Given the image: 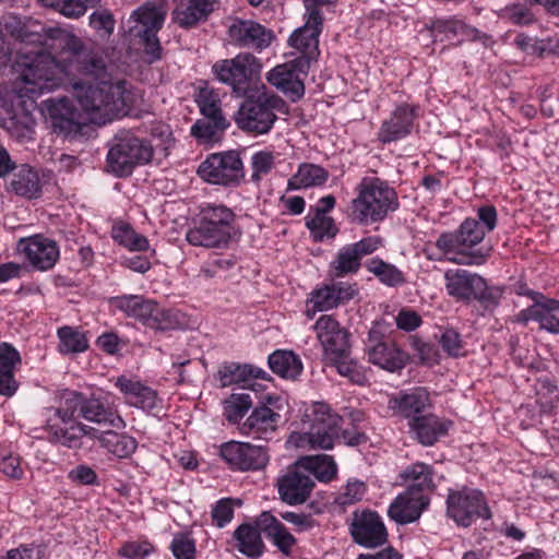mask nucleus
Masks as SVG:
<instances>
[{
	"label": "nucleus",
	"instance_id": "20e7f679",
	"mask_svg": "<svg viewBox=\"0 0 559 559\" xmlns=\"http://www.w3.org/2000/svg\"><path fill=\"white\" fill-rule=\"evenodd\" d=\"M448 296L456 302H478L486 311L496 310L503 298L506 286L489 285L481 275L465 269H449L443 275Z\"/></svg>",
	"mask_w": 559,
	"mask_h": 559
},
{
	"label": "nucleus",
	"instance_id": "338daca9",
	"mask_svg": "<svg viewBox=\"0 0 559 559\" xmlns=\"http://www.w3.org/2000/svg\"><path fill=\"white\" fill-rule=\"evenodd\" d=\"M170 548L176 559H194L195 543L189 535H176Z\"/></svg>",
	"mask_w": 559,
	"mask_h": 559
},
{
	"label": "nucleus",
	"instance_id": "f8f14e48",
	"mask_svg": "<svg viewBox=\"0 0 559 559\" xmlns=\"http://www.w3.org/2000/svg\"><path fill=\"white\" fill-rule=\"evenodd\" d=\"M421 107L412 100L411 95L394 103L390 115L382 120L377 139L383 145L399 142L408 138L418 127Z\"/></svg>",
	"mask_w": 559,
	"mask_h": 559
},
{
	"label": "nucleus",
	"instance_id": "864d4df0",
	"mask_svg": "<svg viewBox=\"0 0 559 559\" xmlns=\"http://www.w3.org/2000/svg\"><path fill=\"white\" fill-rule=\"evenodd\" d=\"M249 393H233L224 401V415L230 424H237L252 407Z\"/></svg>",
	"mask_w": 559,
	"mask_h": 559
},
{
	"label": "nucleus",
	"instance_id": "e433bc0d",
	"mask_svg": "<svg viewBox=\"0 0 559 559\" xmlns=\"http://www.w3.org/2000/svg\"><path fill=\"white\" fill-rule=\"evenodd\" d=\"M235 548L250 559H257L263 554L264 544L260 532L252 524L243 523L234 532Z\"/></svg>",
	"mask_w": 559,
	"mask_h": 559
},
{
	"label": "nucleus",
	"instance_id": "c756f323",
	"mask_svg": "<svg viewBox=\"0 0 559 559\" xmlns=\"http://www.w3.org/2000/svg\"><path fill=\"white\" fill-rule=\"evenodd\" d=\"M357 293L356 284L333 282L330 285L317 288L311 293V304L319 311H324L346 304Z\"/></svg>",
	"mask_w": 559,
	"mask_h": 559
},
{
	"label": "nucleus",
	"instance_id": "a18cd8bd",
	"mask_svg": "<svg viewBox=\"0 0 559 559\" xmlns=\"http://www.w3.org/2000/svg\"><path fill=\"white\" fill-rule=\"evenodd\" d=\"M305 224L314 241L332 240L340 233L335 219L331 216L308 213Z\"/></svg>",
	"mask_w": 559,
	"mask_h": 559
},
{
	"label": "nucleus",
	"instance_id": "9d476101",
	"mask_svg": "<svg viewBox=\"0 0 559 559\" xmlns=\"http://www.w3.org/2000/svg\"><path fill=\"white\" fill-rule=\"evenodd\" d=\"M313 329L328 360L337 366L341 374H347L350 366L346 364L350 354L349 332L329 314H322Z\"/></svg>",
	"mask_w": 559,
	"mask_h": 559
},
{
	"label": "nucleus",
	"instance_id": "a19ab883",
	"mask_svg": "<svg viewBox=\"0 0 559 559\" xmlns=\"http://www.w3.org/2000/svg\"><path fill=\"white\" fill-rule=\"evenodd\" d=\"M10 190L26 199H36L40 195L41 187L37 173L28 167H22L13 175Z\"/></svg>",
	"mask_w": 559,
	"mask_h": 559
},
{
	"label": "nucleus",
	"instance_id": "0eeeda50",
	"mask_svg": "<svg viewBox=\"0 0 559 559\" xmlns=\"http://www.w3.org/2000/svg\"><path fill=\"white\" fill-rule=\"evenodd\" d=\"M234 212L225 205L209 204L203 207L197 226L186 235L192 246L215 248L229 242L234 231Z\"/></svg>",
	"mask_w": 559,
	"mask_h": 559
},
{
	"label": "nucleus",
	"instance_id": "79ce46f5",
	"mask_svg": "<svg viewBox=\"0 0 559 559\" xmlns=\"http://www.w3.org/2000/svg\"><path fill=\"white\" fill-rule=\"evenodd\" d=\"M229 126L226 117H202L191 127V134L203 143H210L218 140Z\"/></svg>",
	"mask_w": 559,
	"mask_h": 559
},
{
	"label": "nucleus",
	"instance_id": "603ef678",
	"mask_svg": "<svg viewBox=\"0 0 559 559\" xmlns=\"http://www.w3.org/2000/svg\"><path fill=\"white\" fill-rule=\"evenodd\" d=\"M46 7L60 14L76 19L82 16L88 8L96 7L100 0H41Z\"/></svg>",
	"mask_w": 559,
	"mask_h": 559
},
{
	"label": "nucleus",
	"instance_id": "6e6552de",
	"mask_svg": "<svg viewBox=\"0 0 559 559\" xmlns=\"http://www.w3.org/2000/svg\"><path fill=\"white\" fill-rule=\"evenodd\" d=\"M287 44L296 53L284 55L286 58H293L282 63V94L295 103L305 95V80L311 64L318 61L320 49L319 45L304 40L293 43L290 37Z\"/></svg>",
	"mask_w": 559,
	"mask_h": 559
},
{
	"label": "nucleus",
	"instance_id": "393cba45",
	"mask_svg": "<svg viewBox=\"0 0 559 559\" xmlns=\"http://www.w3.org/2000/svg\"><path fill=\"white\" fill-rule=\"evenodd\" d=\"M228 32L229 36L240 46L258 49L266 48L275 38L271 29L250 20H235Z\"/></svg>",
	"mask_w": 559,
	"mask_h": 559
},
{
	"label": "nucleus",
	"instance_id": "aec40b11",
	"mask_svg": "<svg viewBox=\"0 0 559 559\" xmlns=\"http://www.w3.org/2000/svg\"><path fill=\"white\" fill-rule=\"evenodd\" d=\"M16 250L23 253L29 264L39 271L51 269L59 259L56 241L35 235L17 242Z\"/></svg>",
	"mask_w": 559,
	"mask_h": 559
},
{
	"label": "nucleus",
	"instance_id": "7ed1b4c3",
	"mask_svg": "<svg viewBox=\"0 0 559 559\" xmlns=\"http://www.w3.org/2000/svg\"><path fill=\"white\" fill-rule=\"evenodd\" d=\"M356 197L348 206V218L358 225L383 222L400 207L396 190L379 177H364L355 188Z\"/></svg>",
	"mask_w": 559,
	"mask_h": 559
},
{
	"label": "nucleus",
	"instance_id": "1a4fd4ad",
	"mask_svg": "<svg viewBox=\"0 0 559 559\" xmlns=\"http://www.w3.org/2000/svg\"><path fill=\"white\" fill-rule=\"evenodd\" d=\"M298 413L302 426H309L312 449L332 450L338 440L340 415L332 412L329 404L314 402L301 403Z\"/></svg>",
	"mask_w": 559,
	"mask_h": 559
},
{
	"label": "nucleus",
	"instance_id": "4c0bfd02",
	"mask_svg": "<svg viewBox=\"0 0 559 559\" xmlns=\"http://www.w3.org/2000/svg\"><path fill=\"white\" fill-rule=\"evenodd\" d=\"M404 478L409 481L407 490L411 493L423 495L436 488L433 483V467L423 462L411 464L404 471Z\"/></svg>",
	"mask_w": 559,
	"mask_h": 559
},
{
	"label": "nucleus",
	"instance_id": "7c9ffc66",
	"mask_svg": "<svg viewBox=\"0 0 559 559\" xmlns=\"http://www.w3.org/2000/svg\"><path fill=\"white\" fill-rule=\"evenodd\" d=\"M314 485L312 477L297 466L295 471L282 476V502L292 506L306 502Z\"/></svg>",
	"mask_w": 559,
	"mask_h": 559
},
{
	"label": "nucleus",
	"instance_id": "8fccbe9b",
	"mask_svg": "<svg viewBox=\"0 0 559 559\" xmlns=\"http://www.w3.org/2000/svg\"><path fill=\"white\" fill-rule=\"evenodd\" d=\"M195 102L202 117L218 118L225 117L222 110V100L217 92L206 83L201 86L195 95Z\"/></svg>",
	"mask_w": 559,
	"mask_h": 559
},
{
	"label": "nucleus",
	"instance_id": "412c9836",
	"mask_svg": "<svg viewBox=\"0 0 559 559\" xmlns=\"http://www.w3.org/2000/svg\"><path fill=\"white\" fill-rule=\"evenodd\" d=\"M167 15V8L163 0H150L136 8L130 15L133 23L131 32L139 36L158 33Z\"/></svg>",
	"mask_w": 559,
	"mask_h": 559
},
{
	"label": "nucleus",
	"instance_id": "dca6fc26",
	"mask_svg": "<svg viewBox=\"0 0 559 559\" xmlns=\"http://www.w3.org/2000/svg\"><path fill=\"white\" fill-rule=\"evenodd\" d=\"M348 530L353 542L361 547L378 548L388 543V530L377 511L356 510Z\"/></svg>",
	"mask_w": 559,
	"mask_h": 559
},
{
	"label": "nucleus",
	"instance_id": "cd10ccee",
	"mask_svg": "<svg viewBox=\"0 0 559 559\" xmlns=\"http://www.w3.org/2000/svg\"><path fill=\"white\" fill-rule=\"evenodd\" d=\"M518 320L523 323L536 321L542 329L551 333H559V301L544 295V299L521 310Z\"/></svg>",
	"mask_w": 559,
	"mask_h": 559
},
{
	"label": "nucleus",
	"instance_id": "13d9d810",
	"mask_svg": "<svg viewBox=\"0 0 559 559\" xmlns=\"http://www.w3.org/2000/svg\"><path fill=\"white\" fill-rule=\"evenodd\" d=\"M97 429L83 425L76 424L66 430H61L60 435L56 432L58 441L68 448H80L82 445V437L86 436L92 439H96Z\"/></svg>",
	"mask_w": 559,
	"mask_h": 559
},
{
	"label": "nucleus",
	"instance_id": "72a5a7b5",
	"mask_svg": "<svg viewBox=\"0 0 559 559\" xmlns=\"http://www.w3.org/2000/svg\"><path fill=\"white\" fill-rule=\"evenodd\" d=\"M266 372L261 368L254 367L249 364L225 362L217 372V379L221 386H229L233 384H240L242 388L251 386L248 384L251 379H265Z\"/></svg>",
	"mask_w": 559,
	"mask_h": 559
},
{
	"label": "nucleus",
	"instance_id": "2f4dec72",
	"mask_svg": "<svg viewBox=\"0 0 559 559\" xmlns=\"http://www.w3.org/2000/svg\"><path fill=\"white\" fill-rule=\"evenodd\" d=\"M21 355L7 342L0 343V395L11 397L19 389L15 368L21 365Z\"/></svg>",
	"mask_w": 559,
	"mask_h": 559
},
{
	"label": "nucleus",
	"instance_id": "ddd939ff",
	"mask_svg": "<svg viewBox=\"0 0 559 559\" xmlns=\"http://www.w3.org/2000/svg\"><path fill=\"white\" fill-rule=\"evenodd\" d=\"M447 514L459 526L468 527L478 519H490L491 511L484 493L478 489L464 487L452 490L447 498Z\"/></svg>",
	"mask_w": 559,
	"mask_h": 559
},
{
	"label": "nucleus",
	"instance_id": "58836bf2",
	"mask_svg": "<svg viewBox=\"0 0 559 559\" xmlns=\"http://www.w3.org/2000/svg\"><path fill=\"white\" fill-rule=\"evenodd\" d=\"M329 179V171L316 164L304 163L298 167L296 175L288 180V189L295 190L322 186Z\"/></svg>",
	"mask_w": 559,
	"mask_h": 559
},
{
	"label": "nucleus",
	"instance_id": "4468645a",
	"mask_svg": "<svg viewBox=\"0 0 559 559\" xmlns=\"http://www.w3.org/2000/svg\"><path fill=\"white\" fill-rule=\"evenodd\" d=\"M366 347L368 361L390 372L402 370L409 359L405 350L384 335L380 324L369 330Z\"/></svg>",
	"mask_w": 559,
	"mask_h": 559
},
{
	"label": "nucleus",
	"instance_id": "c9c22d12",
	"mask_svg": "<svg viewBox=\"0 0 559 559\" xmlns=\"http://www.w3.org/2000/svg\"><path fill=\"white\" fill-rule=\"evenodd\" d=\"M96 439L100 447L119 459L130 457L138 449L135 438L112 430L100 431L97 429Z\"/></svg>",
	"mask_w": 559,
	"mask_h": 559
},
{
	"label": "nucleus",
	"instance_id": "3c124183",
	"mask_svg": "<svg viewBox=\"0 0 559 559\" xmlns=\"http://www.w3.org/2000/svg\"><path fill=\"white\" fill-rule=\"evenodd\" d=\"M143 324L156 331H168L177 329L179 320L173 310L165 309L153 301V307L148 310Z\"/></svg>",
	"mask_w": 559,
	"mask_h": 559
},
{
	"label": "nucleus",
	"instance_id": "774afa93",
	"mask_svg": "<svg viewBox=\"0 0 559 559\" xmlns=\"http://www.w3.org/2000/svg\"><path fill=\"white\" fill-rule=\"evenodd\" d=\"M421 316L412 308H402L395 316L397 329L404 332H413L423 324Z\"/></svg>",
	"mask_w": 559,
	"mask_h": 559
},
{
	"label": "nucleus",
	"instance_id": "c03bdc74",
	"mask_svg": "<svg viewBox=\"0 0 559 559\" xmlns=\"http://www.w3.org/2000/svg\"><path fill=\"white\" fill-rule=\"evenodd\" d=\"M152 299H145L139 295H124L112 298V304L117 309L124 312L128 317L144 322L148 310L153 307Z\"/></svg>",
	"mask_w": 559,
	"mask_h": 559
},
{
	"label": "nucleus",
	"instance_id": "4d7b16f0",
	"mask_svg": "<svg viewBox=\"0 0 559 559\" xmlns=\"http://www.w3.org/2000/svg\"><path fill=\"white\" fill-rule=\"evenodd\" d=\"M531 4L516 2L506 5L501 11V17L508 20L513 25L527 26L536 21L535 14L530 8Z\"/></svg>",
	"mask_w": 559,
	"mask_h": 559
},
{
	"label": "nucleus",
	"instance_id": "37998d69",
	"mask_svg": "<svg viewBox=\"0 0 559 559\" xmlns=\"http://www.w3.org/2000/svg\"><path fill=\"white\" fill-rule=\"evenodd\" d=\"M276 400L277 397L273 395H265L263 399V405L253 409L251 415L241 426V431L243 433H250L252 430H266L271 427L274 424L276 414L266 405L273 404Z\"/></svg>",
	"mask_w": 559,
	"mask_h": 559
},
{
	"label": "nucleus",
	"instance_id": "09e8293b",
	"mask_svg": "<svg viewBox=\"0 0 559 559\" xmlns=\"http://www.w3.org/2000/svg\"><path fill=\"white\" fill-rule=\"evenodd\" d=\"M59 337V352L62 354H76L85 352L88 347L86 335L72 326H61L57 331Z\"/></svg>",
	"mask_w": 559,
	"mask_h": 559
},
{
	"label": "nucleus",
	"instance_id": "f704fd0d",
	"mask_svg": "<svg viewBox=\"0 0 559 559\" xmlns=\"http://www.w3.org/2000/svg\"><path fill=\"white\" fill-rule=\"evenodd\" d=\"M81 417L85 420L116 429L126 428L124 420L110 406L96 397L84 399Z\"/></svg>",
	"mask_w": 559,
	"mask_h": 559
},
{
	"label": "nucleus",
	"instance_id": "6e6d98bb",
	"mask_svg": "<svg viewBox=\"0 0 559 559\" xmlns=\"http://www.w3.org/2000/svg\"><path fill=\"white\" fill-rule=\"evenodd\" d=\"M537 402L544 413H550L559 403V389L549 378L539 379L537 383Z\"/></svg>",
	"mask_w": 559,
	"mask_h": 559
},
{
	"label": "nucleus",
	"instance_id": "c85d7f7f",
	"mask_svg": "<svg viewBox=\"0 0 559 559\" xmlns=\"http://www.w3.org/2000/svg\"><path fill=\"white\" fill-rule=\"evenodd\" d=\"M429 500L424 495L405 493L399 495L390 504L388 515L399 524L405 525L417 521Z\"/></svg>",
	"mask_w": 559,
	"mask_h": 559
},
{
	"label": "nucleus",
	"instance_id": "49530a36",
	"mask_svg": "<svg viewBox=\"0 0 559 559\" xmlns=\"http://www.w3.org/2000/svg\"><path fill=\"white\" fill-rule=\"evenodd\" d=\"M112 239L130 251H146L150 247L145 236L138 234L129 224L118 223L111 229Z\"/></svg>",
	"mask_w": 559,
	"mask_h": 559
},
{
	"label": "nucleus",
	"instance_id": "5701e85b",
	"mask_svg": "<svg viewBox=\"0 0 559 559\" xmlns=\"http://www.w3.org/2000/svg\"><path fill=\"white\" fill-rule=\"evenodd\" d=\"M45 105L55 132L63 135L80 132L79 114L68 98H50L45 100Z\"/></svg>",
	"mask_w": 559,
	"mask_h": 559
},
{
	"label": "nucleus",
	"instance_id": "9b49d317",
	"mask_svg": "<svg viewBox=\"0 0 559 559\" xmlns=\"http://www.w3.org/2000/svg\"><path fill=\"white\" fill-rule=\"evenodd\" d=\"M261 66L251 53H239L231 59L216 61L212 71L223 84L231 87L237 96H242L260 85L252 79L260 72Z\"/></svg>",
	"mask_w": 559,
	"mask_h": 559
},
{
	"label": "nucleus",
	"instance_id": "ea45409f",
	"mask_svg": "<svg viewBox=\"0 0 559 559\" xmlns=\"http://www.w3.org/2000/svg\"><path fill=\"white\" fill-rule=\"evenodd\" d=\"M365 266L381 284L388 287H400L406 283L405 274L397 266L379 257L368 260Z\"/></svg>",
	"mask_w": 559,
	"mask_h": 559
},
{
	"label": "nucleus",
	"instance_id": "f03ea898",
	"mask_svg": "<svg viewBox=\"0 0 559 559\" xmlns=\"http://www.w3.org/2000/svg\"><path fill=\"white\" fill-rule=\"evenodd\" d=\"M486 235L479 221L466 217L454 231L440 234L435 242L437 252L428 258L459 265H483L489 259L491 248L475 247L483 242Z\"/></svg>",
	"mask_w": 559,
	"mask_h": 559
},
{
	"label": "nucleus",
	"instance_id": "2eb2a0df",
	"mask_svg": "<svg viewBox=\"0 0 559 559\" xmlns=\"http://www.w3.org/2000/svg\"><path fill=\"white\" fill-rule=\"evenodd\" d=\"M199 176L209 183L236 186L245 177L239 153L228 151L210 155L198 168Z\"/></svg>",
	"mask_w": 559,
	"mask_h": 559
},
{
	"label": "nucleus",
	"instance_id": "f257e3e1",
	"mask_svg": "<svg viewBox=\"0 0 559 559\" xmlns=\"http://www.w3.org/2000/svg\"><path fill=\"white\" fill-rule=\"evenodd\" d=\"M16 75L14 92L34 98L57 88L61 75H81L90 82H73V93L82 110L94 123L105 124L129 112L133 95L123 80L114 81L102 52L87 48L81 38H64L61 59L41 50L22 53L12 66Z\"/></svg>",
	"mask_w": 559,
	"mask_h": 559
},
{
	"label": "nucleus",
	"instance_id": "a878e982",
	"mask_svg": "<svg viewBox=\"0 0 559 559\" xmlns=\"http://www.w3.org/2000/svg\"><path fill=\"white\" fill-rule=\"evenodd\" d=\"M216 3L217 0H180L173 10L171 20L182 28H192L207 20Z\"/></svg>",
	"mask_w": 559,
	"mask_h": 559
},
{
	"label": "nucleus",
	"instance_id": "5fc2aeb1",
	"mask_svg": "<svg viewBox=\"0 0 559 559\" xmlns=\"http://www.w3.org/2000/svg\"><path fill=\"white\" fill-rule=\"evenodd\" d=\"M85 396L75 391H64L61 395V404L55 408V414L62 423H68L74 418L75 413L81 416L82 405Z\"/></svg>",
	"mask_w": 559,
	"mask_h": 559
},
{
	"label": "nucleus",
	"instance_id": "39448f33",
	"mask_svg": "<svg viewBox=\"0 0 559 559\" xmlns=\"http://www.w3.org/2000/svg\"><path fill=\"white\" fill-rule=\"evenodd\" d=\"M153 155V146L147 140L121 130L108 143L106 168L116 177H128L135 167L148 164Z\"/></svg>",
	"mask_w": 559,
	"mask_h": 559
},
{
	"label": "nucleus",
	"instance_id": "4be33fe9",
	"mask_svg": "<svg viewBox=\"0 0 559 559\" xmlns=\"http://www.w3.org/2000/svg\"><path fill=\"white\" fill-rule=\"evenodd\" d=\"M453 423L433 413H425L419 418L413 419L408 426L413 438L424 447L436 444L449 433Z\"/></svg>",
	"mask_w": 559,
	"mask_h": 559
},
{
	"label": "nucleus",
	"instance_id": "69168bd1",
	"mask_svg": "<svg viewBox=\"0 0 559 559\" xmlns=\"http://www.w3.org/2000/svg\"><path fill=\"white\" fill-rule=\"evenodd\" d=\"M302 370L300 357L292 350L282 349V379L296 380Z\"/></svg>",
	"mask_w": 559,
	"mask_h": 559
},
{
	"label": "nucleus",
	"instance_id": "680f3d73",
	"mask_svg": "<svg viewBox=\"0 0 559 559\" xmlns=\"http://www.w3.org/2000/svg\"><path fill=\"white\" fill-rule=\"evenodd\" d=\"M254 527L280 548V522L270 511H263L254 521Z\"/></svg>",
	"mask_w": 559,
	"mask_h": 559
},
{
	"label": "nucleus",
	"instance_id": "e2e57ef3",
	"mask_svg": "<svg viewBox=\"0 0 559 559\" xmlns=\"http://www.w3.org/2000/svg\"><path fill=\"white\" fill-rule=\"evenodd\" d=\"M367 491V486L364 481L358 479H349L344 487V490L337 496L335 502L346 508L348 506L359 502Z\"/></svg>",
	"mask_w": 559,
	"mask_h": 559
},
{
	"label": "nucleus",
	"instance_id": "0e129e2a",
	"mask_svg": "<svg viewBox=\"0 0 559 559\" xmlns=\"http://www.w3.org/2000/svg\"><path fill=\"white\" fill-rule=\"evenodd\" d=\"M463 21L464 20L456 16L436 19L431 22V31L435 36H443L447 39H452L462 32Z\"/></svg>",
	"mask_w": 559,
	"mask_h": 559
},
{
	"label": "nucleus",
	"instance_id": "6ab92c4d",
	"mask_svg": "<svg viewBox=\"0 0 559 559\" xmlns=\"http://www.w3.org/2000/svg\"><path fill=\"white\" fill-rule=\"evenodd\" d=\"M221 456L235 471H254L265 466L267 457L261 447L229 441L221 445Z\"/></svg>",
	"mask_w": 559,
	"mask_h": 559
},
{
	"label": "nucleus",
	"instance_id": "bb28decb",
	"mask_svg": "<svg viewBox=\"0 0 559 559\" xmlns=\"http://www.w3.org/2000/svg\"><path fill=\"white\" fill-rule=\"evenodd\" d=\"M340 430L337 439L347 447H359L366 444L369 437L366 432V414L358 408H344L340 415Z\"/></svg>",
	"mask_w": 559,
	"mask_h": 559
},
{
	"label": "nucleus",
	"instance_id": "052dcab7",
	"mask_svg": "<svg viewBox=\"0 0 559 559\" xmlns=\"http://www.w3.org/2000/svg\"><path fill=\"white\" fill-rule=\"evenodd\" d=\"M275 167V155L267 151L255 152L251 157V180L259 182Z\"/></svg>",
	"mask_w": 559,
	"mask_h": 559
},
{
	"label": "nucleus",
	"instance_id": "a211bd4d",
	"mask_svg": "<svg viewBox=\"0 0 559 559\" xmlns=\"http://www.w3.org/2000/svg\"><path fill=\"white\" fill-rule=\"evenodd\" d=\"M432 407L430 393L425 386H414L401 390L389 400V408L394 416L407 420V426L415 418H419L425 412Z\"/></svg>",
	"mask_w": 559,
	"mask_h": 559
},
{
	"label": "nucleus",
	"instance_id": "473e14b6",
	"mask_svg": "<svg viewBox=\"0 0 559 559\" xmlns=\"http://www.w3.org/2000/svg\"><path fill=\"white\" fill-rule=\"evenodd\" d=\"M116 385L123 393L126 402L129 405L139 407L146 412H151L157 406V393L153 389L142 384L140 381L128 379L122 376L117 379Z\"/></svg>",
	"mask_w": 559,
	"mask_h": 559
},
{
	"label": "nucleus",
	"instance_id": "b1692460",
	"mask_svg": "<svg viewBox=\"0 0 559 559\" xmlns=\"http://www.w3.org/2000/svg\"><path fill=\"white\" fill-rule=\"evenodd\" d=\"M306 9L305 23L289 36L293 43L300 40L319 45V37L323 31L324 17L321 7L330 5L336 0H302Z\"/></svg>",
	"mask_w": 559,
	"mask_h": 559
},
{
	"label": "nucleus",
	"instance_id": "de8ad7c7",
	"mask_svg": "<svg viewBox=\"0 0 559 559\" xmlns=\"http://www.w3.org/2000/svg\"><path fill=\"white\" fill-rule=\"evenodd\" d=\"M307 474L313 475L319 481L329 483L337 473L334 459L328 454L307 457L301 465Z\"/></svg>",
	"mask_w": 559,
	"mask_h": 559
},
{
	"label": "nucleus",
	"instance_id": "bf43d9fd",
	"mask_svg": "<svg viewBox=\"0 0 559 559\" xmlns=\"http://www.w3.org/2000/svg\"><path fill=\"white\" fill-rule=\"evenodd\" d=\"M439 344L450 357L457 358L466 355L465 342L462 335L453 328H447L441 332Z\"/></svg>",
	"mask_w": 559,
	"mask_h": 559
},
{
	"label": "nucleus",
	"instance_id": "423d86ee",
	"mask_svg": "<svg viewBox=\"0 0 559 559\" xmlns=\"http://www.w3.org/2000/svg\"><path fill=\"white\" fill-rule=\"evenodd\" d=\"M241 97L243 99L234 115L238 129L255 135L267 133L277 119L274 112L278 103L277 96L270 94L266 86L261 84Z\"/></svg>",
	"mask_w": 559,
	"mask_h": 559
},
{
	"label": "nucleus",
	"instance_id": "f3484780",
	"mask_svg": "<svg viewBox=\"0 0 559 559\" xmlns=\"http://www.w3.org/2000/svg\"><path fill=\"white\" fill-rule=\"evenodd\" d=\"M380 243L378 237L369 236L357 242L343 246L331 262V271L336 277L358 273L362 258L378 250Z\"/></svg>",
	"mask_w": 559,
	"mask_h": 559
}]
</instances>
